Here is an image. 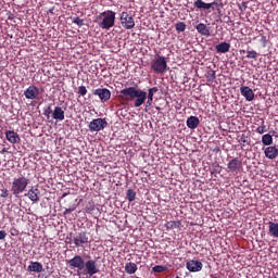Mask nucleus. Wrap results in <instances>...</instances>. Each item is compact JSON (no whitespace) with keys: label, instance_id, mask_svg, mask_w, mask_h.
Masks as SVG:
<instances>
[{"label":"nucleus","instance_id":"f257e3e1","mask_svg":"<svg viewBox=\"0 0 278 278\" xmlns=\"http://www.w3.org/2000/svg\"><path fill=\"white\" fill-rule=\"evenodd\" d=\"M67 266L73 270L78 269V275H86L92 277L99 273V264L96 260L84 261L81 255H75L73 258L66 261Z\"/></svg>","mask_w":278,"mask_h":278},{"label":"nucleus","instance_id":"f03ea898","mask_svg":"<svg viewBox=\"0 0 278 278\" xmlns=\"http://www.w3.org/2000/svg\"><path fill=\"white\" fill-rule=\"evenodd\" d=\"M118 100L123 102L135 100L134 108H140L147 101V91L136 87H127L119 91Z\"/></svg>","mask_w":278,"mask_h":278},{"label":"nucleus","instance_id":"7ed1b4c3","mask_svg":"<svg viewBox=\"0 0 278 278\" xmlns=\"http://www.w3.org/2000/svg\"><path fill=\"white\" fill-rule=\"evenodd\" d=\"M100 29H112L116 23V13L112 10L104 11L97 16Z\"/></svg>","mask_w":278,"mask_h":278},{"label":"nucleus","instance_id":"20e7f679","mask_svg":"<svg viewBox=\"0 0 278 278\" xmlns=\"http://www.w3.org/2000/svg\"><path fill=\"white\" fill-rule=\"evenodd\" d=\"M30 180L29 178L25 176H18L13 178L12 184H11V193L13 197H21L25 190H27V186H29Z\"/></svg>","mask_w":278,"mask_h":278},{"label":"nucleus","instance_id":"39448f33","mask_svg":"<svg viewBox=\"0 0 278 278\" xmlns=\"http://www.w3.org/2000/svg\"><path fill=\"white\" fill-rule=\"evenodd\" d=\"M151 68L154 71V73H156V75L166 73L168 68L166 56H157V59L152 63Z\"/></svg>","mask_w":278,"mask_h":278},{"label":"nucleus","instance_id":"423d86ee","mask_svg":"<svg viewBox=\"0 0 278 278\" xmlns=\"http://www.w3.org/2000/svg\"><path fill=\"white\" fill-rule=\"evenodd\" d=\"M105 127H108V119L101 117L92 119L88 125V129L91 134L94 131L99 134V131H103Z\"/></svg>","mask_w":278,"mask_h":278},{"label":"nucleus","instance_id":"0eeeda50","mask_svg":"<svg viewBox=\"0 0 278 278\" xmlns=\"http://www.w3.org/2000/svg\"><path fill=\"white\" fill-rule=\"evenodd\" d=\"M119 21L124 29H134V27H136V22L134 21V17L125 11L121 13Z\"/></svg>","mask_w":278,"mask_h":278},{"label":"nucleus","instance_id":"6e6552de","mask_svg":"<svg viewBox=\"0 0 278 278\" xmlns=\"http://www.w3.org/2000/svg\"><path fill=\"white\" fill-rule=\"evenodd\" d=\"M73 242L77 249H79V247L84 248L85 244H88L90 242L88 232L80 231L76 233V236L73 237Z\"/></svg>","mask_w":278,"mask_h":278},{"label":"nucleus","instance_id":"1a4fd4ad","mask_svg":"<svg viewBox=\"0 0 278 278\" xmlns=\"http://www.w3.org/2000/svg\"><path fill=\"white\" fill-rule=\"evenodd\" d=\"M93 94L99 97L101 103H108V101H110L112 98V91H110L108 88H98L93 90Z\"/></svg>","mask_w":278,"mask_h":278},{"label":"nucleus","instance_id":"9d476101","mask_svg":"<svg viewBox=\"0 0 278 278\" xmlns=\"http://www.w3.org/2000/svg\"><path fill=\"white\" fill-rule=\"evenodd\" d=\"M38 94H40V89H38V87L31 85L29 86L25 91H24V97L26 99H38Z\"/></svg>","mask_w":278,"mask_h":278},{"label":"nucleus","instance_id":"9b49d317","mask_svg":"<svg viewBox=\"0 0 278 278\" xmlns=\"http://www.w3.org/2000/svg\"><path fill=\"white\" fill-rule=\"evenodd\" d=\"M25 197L33 201L34 203H38L40 201V189L36 187H30V189L25 193Z\"/></svg>","mask_w":278,"mask_h":278},{"label":"nucleus","instance_id":"f8f14e48","mask_svg":"<svg viewBox=\"0 0 278 278\" xmlns=\"http://www.w3.org/2000/svg\"><path fill=\"white\" fill-rule=\"evenodd\" d=\"M227 168L230 173H238V170L242 168V161H240L238 157H235L228 162Z\"/></svg>","mask_w":278,"mask_h":278},{"label":"nucleus","instance_id":"ddd939ff","mask_svg":"<svg viewBox=\"0 0 278 278\" xmlns=\"http://www.w3.org/2000/svg\"><path fill=\"white\" fill-rule=\"evenodd\" d=\"M186 266L190 273H199L203 269V263H201V261L191 260L187 262Z\"/></svg>","mask_w":278,"mask_h":278},{"label":"nucleus","instance_id":"4468645a","mask_svg":"<svg viewBox=\"0 0 278 278\" xmlns=\"http://www.w3.org/2000/svg\"><path fill=\"white\" fill-rule=\"evenodd\" d=\"M5 138L11 144H18L21 142V136L14 130H7Z\"/></svg>","mask_w":278,"mask_h":278},{"label":"nucleus","instance_id":"2eb2a0df","mask_svg":"<svg viewBox=\"0 0 278 278\" xmlns=\"http://www.w3.org/2000/svg\"><path fill=\"white\" fill-rule=\"evenodd\" d=\"M264 153L268 160H275L278 156V149L275 146H269L265 148Z\"/></svg>","mask_w":278,"mask_h":278},{"label":"nucleus","instance_id":"dca6fc26","mask_svg":"<svg viewBox=\"0 0 278 278\" xmlns=\"http://www.w3.org/2000/svg\"><path fill=\"white\" fill-rule=\"evenodd\" d=\"M240 92L242 97H244L248 101H253V99H255V93L253 92V89H251L250 87H241Z\"/></svg>","mask_w":278,"mask_h":278},{"label":"nucleus","instance_id":"f3484780","mask_svg":"<svg viewBox=\"0 0 278 278\" xmlns=\"http://www.w3.org/2000/svg\"><path fill=\"white\" fill-rule=\"evenodd\" d=\"M28 273H42V263L31 261L27 267Z\"/></svg>","mask_w":278,"mask_h":278},{"label":"nucleus","instance_id":"a211bd4d","mask_svg":"<svg viewBox=\"0 0 278 278\" xmlns=\"http://www.w3.org/2000/svg\"><path fill=\"white\" fill-rule=\"evenodd\" d=\"M216 53H229V49H231V43L224 41L215 47Z\"/></svg>","mask_w":278,"mask_h":278},{"label":"nucleus","instance_id":"6ab92c4d","mask_svg":"<svg viewBox=\"0 0 278 278\" xmlns=\"http://www.w3.org/2000/svg\"><path fill=\"white\" fill-rule=\"evenodd\" d=\"M201 121H199V117L197 116H190L187 118V127L189 129H197L199 127Z\"/></svg>","mask_w":278,"mask_h":278},{"label":"nucleus","instance_id":"aec40b11","mask_svg":"<svg viewBox=\"0 0 278 278\" xmlns=\"http://www.w3.org/2000/svg\"><path fill=\"white\" fill-rule=\"evenodd\" d=\"M52 118L54 121H64V110L61 106H55L52 112Z\"/></svg>","mask_w":278,"mask_h":278},{"label":"nucleus","instance_id":"412c9836","mask_svg":"<svg viewBox=\"0 0 278 278\" xmlns=\"http://www.w3.org/2000/svg\"><path fill=\"white\" fill-rule=\"evenodd\" d=\"M197 31H199L201 34V36H211L210 33V28L207 27V25L200 23L195 26Z\"/></svg>","mask_w":278,"mask_h":278},{"label":"nucleus","instance_id":"4be33fe9","mask_svg":"<svg viewBox=\"0 0 278 278\" xmlns=\"http://www.w3.org/2000/svg\"><path fill=\"white\" fill-rule=\"evenodd\" d=\"M194 8L198 10H212V4L203 2V0H195L193 2Z\"/></svg>","mask_w":278,"mask_h":278},{"label":"nucleus","instance_id":"5701e85b","mask_svg":"<svg viewBox=\"0 0 278 278\" xmlns=\"http://www.w3.org/2000/svg\"><path fill=\"white\" fill-rule=\"evenodd\" d=\"M211 175H214V177H218V175H220V173L223 172V166H220V164H218V162H214L211 165Z\"/></svg>","mask_w":278,"mask_h":278},{"label":"nucleus","instance_id":"b1692460","mask_svg":"<svg viewBox=\"0 0 278 278\" xmlns=\"http://www.w3.org/2000/svg\"><path fill=\"white\" fill-rule=\"evenodd\" d=\"M136 270H138V265H136V263H132V262L126 263V265H125V271H126L128 275H134V274H136Z\"/></svg>","mask_w":278,"mask_h":278},{"label":"nucleus","instance_id":"393cba45","mask_svg":"<svg viewBox=\"0 0 278 278\" xmlns=\"http://www.w3.org/2000/svg\"><path fill=\"white\" fill-rule=\"evenodd\" d=\"M166 231H170V229H179V227H181V222H175V220H170V222H167L165 225H164Z\"/></svg>","mask_w":278,"mask_h":278},{"label":"nucleus","instance_id":"a878e982","mask_svg":"<svg viewBox=\"0 0 278 278\" xmlns=\"http://www.w3.org/2000/svg\"><path fill=\"white\" fill-rule=\"evenodd\" d=\"M269 233L274 238H278V224L269 222Z\"/></svg>","mask_w":278,"mask_h":278},{"label":"nucleus","instance_id":"bb28decb","mask_svg":"<svg viewBox=\"0 0 278 278\" xmlns=\"http://www.w3.org/2000/svg\"><path fill=\"white\" fill-rule=\"evenodd\" d=\"M262 143L264 144V147H270V144H273V135L270 134L263 135Z\"/></svg>","mask_w":278,"mask_h":278},{"label":"nucleus","instance_id":"cd10ccee","mask_svg":"<svg viewBox=\"0 0 278 278\" xmlns=\"http://www.w3.org/2000/svg\"><path fill=\"white\" fill-rule=\"evenodd\" d=\"M210 5H212L211 9L213 11L217 10V12H220V9H223V0L210 2Z\"/></svg>","mask_w":278,"mask_h":278},{"label":"nucleus","instance_id":"c85d7f7f","mask_svg":"<svg viewBox=\"0 0 278 278\" xmlns=\"http://www.w3.org/2000/svg\"><path fill=\"white\" fill-rule=\"evenodd\" d=\"M126 199L129 203L136 201V191L134 189H128L126 192Z\"/></svg>","mask_w":278,"mask_h":278},{"label":"nucleus","instance_id":"c756f323","mask_svg":"<svg viewBox=\"0 0 278 278\" xmlns=\"http://www.w3.org/2000/svg\"><path fill=\"white\" fill-rule=\"evenodd\" d=\"M166 270H168L166 265H155L152 267V273H166Z\"/></svg>","mask_w":278,"mask_h":278},{"label":"nucleus","instance_id":"7c9ffc66","mask_svg":"<svg viewBox=\"0 0 278 278\" xmlns=\"http://www.w3.org/2000/svg\"><path fill=\"white\" fill-rule=\"evenodd\" d=\"M257 55H258V53L255 50H248L247 51L248 60H257Z\"/></svg>","mask_w":278,"mask_h":278},{"label":"nucleus","instance_id":"2f4dec72","mask_svg":"<svg viewBox=\"0 0 278 278\" xmlns=\"http://www.w3.org/2000/svg\"><path fill=\"white\" fill-rule=\"evenodd\" d=\"M214 79H216V71L210 70L206 73V81H214Z\"/></svg>","mask_w":278,"mask_h":278},{"label":"nucleus","instance_id":"473e14b6","mask_svg":"<svg viewBox=\"0 0 278 278\" xmlns=\"http://www.w3.org/2000/svg\"><path fill=\"white\" fill-rule=\"evenodd\" d=\"M266 131H268V129L266 128L265 122L262 121L261 126H258L256 128V134H261L262 135V134H266Z\"/></svg>","mask_w":278,"mask_h":278},{"label":"nucleus","instance_id":"72a5a7b5","mask_svg":"<svg viewBox=\"0 0 278 278\" xmlns=\"http://www.w3.org/2000/svg\"><path fill=\"white\" fill-rule=\"evenodd\" d=\"M176 31H178V34H181V31H186V23L184 22H178L176 25Z\"/></svg>","mask_w":278,"mask_h":278},{"label":"nucleus","instance_id":"f704fd0d","mask_svg":"<svg viewBox=\"0 0 278 278\" xmlns=\"http://www.w3.org/2000/svg\"><path fill=\"white\" fill-rule=\"evenodd\" d=\"M159 89L157 87H152L148 90V96H147V99H152L153 100V97L155 94V92H157Z\"/></svg>","mask_w":278,"mask_h":278},{"label":"nucleus","instance_id":"c9c22d12","mask_svg":"<svg viewBox=\"0 0 278 278\" xmlns=\"http://www.w3.org/2000/svg\"><path fill=\"white\" fill-rule=\"evenodd\" d=\"M78 94H80V97H86V94H88V89H86V86L78 87Z\"/></svg>","mask_w":278,"mask_h":278},{"label":"nucleus","instance_id":"e433bc0d","mask_svg":"<svg viewBox=\"0 0 278 278\" xmlns=\"http://www.w3.org/2000/svg\"><path fill=\"white\" fill-rule=\"evenodd\" d=\"M239 142L244 147V144H249V137H247L244 134L240 136Z\"/></svg>","mask_w":278,"mask_h":278},{"label":"nucleus","instance_id":"4c0bfd02","mask_svg":"<svg viewBox=\"0 0 278 278\" xmlns=\"http://www.w3.org/2000/svg\"><path fill=\"white\" fill-rule=\"evenodd\" d=\"M73 23H75V25H78V27H84V20L79 17H73Z\"/></svg>","mask_w":278,"mask_h":278},{"label":"nucleus","instance_id":"58836bf2","mask_svg":"<svg viewBox=\"0 0 278 278\" xmlns=\"http://www.w3.org/2000/svg\"><path fill=\"white\" fill-rule=\"evenodd\" d=\"M0 197H1L2 199H8V197H10V191H9L8 189H5V188L1 189V194H0Z\"/></svg>","mask_w":278,"mask_h":278},{"label":"nucleus","instance_id":"ea45409f","mask_svg":"<svg viewBox=\"0 0 278 278\" xmlns=\"http://www.w3.org/2000/svg\"><path fill=\"white\" fill-rule=\"evenodd\" d=\"M260 42L262 45L263 48H266V45H268V39L266 38V36L262 35Z\"/></svg>","mask_w":278,"mask_h":278},{"label":"nucleus","instance_id":"a19ab883","mask_svg":"<svg viewBox=\"0 0 278 278\" xmlns=\"http://www.w3.org/2000/svg\"><path fill=\"white\" fill-rule=\"evenodd\" d=\"M53 113V110L51 109V106H48L47 109L43 110V116H47V118H49L50 114Z\"/></svg>","mask_w":278,"mask_h":278},{"label":"nucleus","instance_id":"79ce46f5","mask_svg":"<svg viewBox=\"0 0 278 278\" xmlns=\"http://www.w3.org/2000/svg\"><path fill=\"white\" fill-rule=\"evenodd\" d=\"M7 237L8 232H5V230H0V240H5Z\"/></svg>","mask_w":278,"mask_h":278},{"label":"nucleus","instance_id":"37998d69","mask_svg":"<svg viewBox=\"0 0 278 278\" xmlns=\"http://www.w3.org/2000/svg\"><path fill=\"white\" fill-rule=\"evenodd\" d=\"M239 10L241 12H245L247 11V2H243V3L239 4Z\"/></svg>","mask_w":278,"mask_h":278},{"label":"nucleus","instance_id":"c03bdc74","mask_svg":"<svg viewBox=\"0 0 278 278\" xmlns=\"http://www.w3.org/2000/svg\"><path fill=\"white\" fill-rule=\"evenodd\" d=\"M153 105V100L151 98H147L146 108H151Z\"/></svg>","mask_w":278,"mask_h":278},{"label":"nucleus","instance_id":"a18cd8bd","mask_svg":"<svg viewBox=\"0 0 278 278\" xmlns=\"http://www.w3.org/2000/svg\"><path fill=\"white\" fill-rule=\"evenodd\" d=\"M74 211L75 208H65V211L63 212V216H67V214H71Z\"/></svg>","mask_w":278,"mask_h":278},{"label":"nucleus","instance_id":"49530a36","mask_svg":"<svg viewBox=\"0 0 278 278\" xmlns=\"http://www.w3.org/2000/svg\"><path fill=\"white\" fill-rule=\"evenodd\" d=\"M8 21H14V14L12 12L7 13Z\"/></svg>","mask_w":278,"mask_h":278},{"label":"nucleus","instance_id":"de8ad7c7","mask_svg":"<svg viewBox=\"0 0 278 278\" xmlns=\"http://www.w3.org/2000/svg\"><path fill=\"white\" fill-rule=\"evenodd\" d=\"M0 153H8V150L5 148H3Z\"/></svg>","mask_w":278,"mask_h":278}]
</instances>
